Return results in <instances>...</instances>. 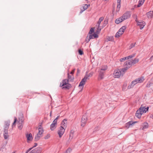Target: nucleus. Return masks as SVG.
I'll return each mask as SVG.
<instances>
[{
	"label": "nucleus",
	"instance_id": "nucleus-30",
	"mask_svg": "<svg viewBox=\"0 0 153 153\" xmlns=\"http://www.w3.org/2000/svg\"><path fill=\"white\" fill-rule=\"evenodd\" d=\"M121 7L120 4H117V8L116 10V12L118 13L120 10Z\"/></svg>",
	"mask_w": 153,
	"mask_h": 153
},
{
	"label": "nucleus",
	"instance_id": "nucleus-40",
	"mask_svg": "<svg viewBox=\"0 0 153 153\" xmlns=\"http://www.w3.org/2000/svg\"><path fill=\"white\" fill-rule=\"evenodd\" d=\"M17 121V118L16 117H14V121L13 123L12 124V126H15L16 125V123Z\"/></svg>",
	"mask_w": 153,
	"mask_h": 153
},
{
	"label": "nucleus",
	"instance_id": "nucleus-48",
	"mask_svg": "<svg viewBox=\"0 0 153 153\" xmlns=\"http://www.w3.org/2000/svg\"><path fill=\"white\" fill-rule=\"evenodd\" d=\"M31 149V148L29 149L27 151L26 153H28L30 151Z\"/></svg>",
	"mask_w": 153,
	"mask_h": 153
},
{
	"label": "nucleus",
	"instance_id": "nucleus-41",
	"mask_svg": "<svg viewBox=\"0 0 153 153\" xmlns=\"http://www.w3.org/2000/svg\"><path fill=\"white\" fill-rule=\"evenodd\" d=\"M78 52H79V54L80 55H82V54H83V51H82L81 49H79V51H78Z\"/></svg>",
	"mask_w": 153,
	"mask_h": 153
},
{
	"label": "nucleus",
	"instance_id": "nucleus-14",
	"mask_svg": "<svg viewBox=\"0 0 153 153\" xmlns=\"http://www.w3.org/2000/svg\"><path fill=\"white\" fill-rule=\"evenodd\" d=\"M42 149L39 147H37L29 153H41Z\"/></svg>",
	"mask_w": 153,
	"mask_h": 153
},
{
	"label": "nucleus",
	"instance_id": "nucleus-27",
	"mask_svg": "<svg viewBox=\"0 0 153 153\" xmlns=\"http://www.w3.org/2000/svg\"><path fill=\"white\" fill-rule=\"evenodd\" d=\"M136 123V122H133L132 121H129L126 124V127L127 128H128L130 126Z\"/></svg>",
	"mask_w": 153,
	"mask_h": 153
},
{
	"label": "nucleus",
	"instance_id": "nucleus-9",
	"mask_svg": "<svg viewBox=\"0 0 153 153\" xmlns=\"http://www.w3.org/2000/svg\"><path fill=\"white\" fill-rule=\"evenodd\" d=\"M131 15V13L129 11H127L125 13L121 16L123 20H124L129 18L130 17Z\"/></svg>",
	"mask_w": 153,
	"mask_h": 153
},
{
	"label": "nucleus",
	"instance_id": "nucleus-46",
	"mask_svg": "<svg viewBox=\"0 0 153 153\" xmlns=\"http://www.w3.org/2000/svg\"><path fill=\"white\" fill-rule=\"evenodd\" d=\"M59 116H58L57 117L53 120L56 121V122L57 123V121L58 119L59 118Z\"/></svg>",
	"mask_w": 153,
	"mask_h": 153
},
{
	"label": "nucleus",
	"instance_id": "nucleus-12",
	"mask_svg": "<svg viewBox=\"0 0 153 153\" xmlns=\"http://www.w3.org/2000/svg\"><path fill=\"white\" fill-rule=\"evenodd\" d=\"M104 18L102 17H100L96 25V27L97 29V32H99L101 30V28H100V25L101 22L103 20Z\"/></svg>",
	"mask_w": 153,
	"mask_h": 153
},
{
	"label": "nucleus",
	"instance_id": "nucleus-51",
	"mask_svg": "<svg viewBox=\"0 0 153 153\" xmlns=\"http://www.w3.org/2000/svg\"><path fill=\"white\" fill-rule=\"evenodd\" d=\"M77 72L78 73H79L80 72V70L79 69H77Z\"/></svg>",
	"mask_w": 153,
	"mask_h": 153
},
{
	"label": "nucleus",
	"instance_id": "nucleus-47",
	"mask_svg": "<svg viewBox=\"0 0 153 153\" xmlns=\"http://www.w3.org/2000/svg\"><path fill=\"white\" fill-rule=\"evenodd\" d=\"M121 0H117V4H120Z\"/></svg>",
	"mask_w": 153,
	"mask_h": 153
},
{
	"label": "nucleus",
	"instance_id": "nucleus-50",
	"mask_svg": "<svg viewBox=\"0 0 153 153\" xmlns=\"http://www.w3.org/2000/svg\"><path fill=\"white\" fill-rule=\"evenodd\" d=\"M37 145V143H34V145L33 146V147H35Z\"/></svg>",
	"mask_w": 153,
	"mask_h": 153
},
{
	"label": "nucleus",
	"instance_id": "nucleus-38",
	"mask_svg": "<svg viewBox=\"0 0 153 153\" xmlns=\"http://www.w3.org/2000/svg\"><path fill=\"white\" fill-rule=\"evenodd\" d=\"M107 41H112L113 40V38L112 36H108L107 39Z\"/></svg>",
	"mask_w": 153,
	"mask_h": 153
},
{
	"label": "nucleus",
	"instance_id": "nucleus-49",
	"mask_svg": "<svg viewBox=\"0 0 153 153\" xmlns=\"http://www.w3.org/2000/svg\"><path fill=\"white\" fill-rule=\"evenodd\" d=\"M85 10H84V9H81V11H80V13H82V12L84 11Z\"/></svg>",
	"mask_w": 153,
	"mask_h": 153
},
{
	"label": "nucleus",
	"instance_id": "nucleus-52",
	"mask_svg": "<svg viewBox=\"0 0 153 153\" xmlns=\"http://www.w3.org/2000/svg\"><path fill=\"white\" fill-rule=\"evenodd\" d=\"M151 117L153 119V114L151 116Z\"/></svg>",
	"mask_w": 153,
	"mask_h": 153
},
{
	"label": "nucleus",
	"instance_id": "nucleus-20",
	"mask_svg": "<svg viewBox=\"0 0 153 153\" xmlns=\"http://www.w3.org/2000/svg\"><path fill=\"white\" fill-rule=\"evenodd\" d=\"M146 15L148 19H151L153 16V11L147 12L146 13Z\"/></svg>",
	"mask_w": 153,
	"mask_h": 153
},
{
	"label": "nucleus",
	"instance_id": "nucleus-22",
	"mask_svg": "<svg viewBox=\"0 0 153 153\" xmlns=\"http://www.w3.org/2000/svg\"><path fill=\"white\" fill-rule=\"evenodd\" d=\"M68 79L70 81H73L74 78L73 75L70 74L69 73L68 74Z\"/></svg>",
	"mask_w": 153,
	"mask_h": 153
},
{
	"label": "nucleus",
	"instance_id": "nucleus-43",
	"mask_svg": "<svg viewBox=\"0 0 153 153\" xmlns=\"http://www.w3.org/2000/svg\"><path fill=\"white\" fill-rule=\"evenodd\" d=\"M88 36H87L86 38V39H85V42H86V43H88L90 40V39H89V37L88 38Z\"/></svg>",
	"mask_w": 153,
	"mask_h": 153
},
{
	"label": "nucleus",
	"instance_id": "nucleus-42",
	"mask_svg": "<svg viewBox=\"0 0 153 153\" xmlns=\"http://www.w3.org/2000/svg\"><path fill=\"white\" fill-rule=\"evenodd\" d=\"M135 43H132L129 46V49H131L133 48L135 46Z\"/></svg>",
	"mask_w": 153,
	"mask_h": 153
},
{
	"label": "nucleus",
	"instance_id": "nucleus-16",
	"mask_svg": "<svg viewBox=\"0 0 153 153\" xmlns=\"http://www.w3.org/2000/svg\"><path fill=\"white\" fill-rule=\"evenodd\" d=\"M138 83L136 79L134 80L131 82V84L128 86V89H130L133 87L134 85Z\"/></svg>",
	"mask_w": 153,
	"mask_h": 153
},
{
	"label": "nucleus",
	"instance_id": "nucleus-32",
	"mask_svg": "<svg viewBox=\"0 0 153 153\" xmlns=\"http://www.w3.org/2000/svg\"><path fill=\"white\" fill-rule=\"evenodd\" d=\"M142 114L140 112H137V111L136 113V116L138 118H140Z\"/></svg>",
	"mask_w": 153,
	"mask_h": 153
},
{
	"label": "nucleus",
	"instance_id": "nucleus-55",
	"mask_svg": "<svg viewBox=\"0 0 153 153\" xmlns=\"http://www.w3.org/2000/svg\"><path fill=\"white\" fill-rule=\"evenodd\" d=\"M136 5H134V7H136Z\"/></svg>",
	"mask_w": 153,
	"mask_h": 153
},
{
	"label": "nucleus",
	"instance_id": "nucleus-45",
	"mask_svg": "<svg viewBox=\"0 0 153 153\" xmlns=\"http://www.w3.org/2000/svg\"><path fill=\"white\" fill-rule=\"evenodd\" d=\"M75 71V69L72 70V71L70 72V74H72L73 75L74 74Z\"/></svg>",
	"mask_w": 153,
	"mask_h": 153
},
{
	"label": "nucleus",
	"instance_id": "nucleus-6",
	"mask_svg": "<svg viewBox=\"0 0 153 153\" xmlns=\"http://www.w3.org/2000/svg\"><path fill=\"white\" fill-rule=\"evenodd\" d=\"M87 115L85 114L82 117L81 120V126L83 127L85 126L87 122Z\"/></svg>",
	"mask_w": 153,
	"mask_h": 153
},
{
	"label": "nucleus",
	"instance_id": "nucleus-36",
	"mask_svg": "<svg viewBox=\"0 0 153 153\" xmlns=\"http://www.w3.org/2000/svg\"><path fill=\"white\" fill-rule=\"evenodd\" d=\"M132 61V64H134L137 63L139 61V59H137L135 58L134 60H133Z\"/></svg>",
	"mask_w": 153,
	"mask_h": 153
},
{
	"label": "nucleus",
	"instance_id": "nucleus-5",
	"mask_svg": "<svg viewBox=\"0 0 153 153\" xmlns=\"http://www.w3.org/2000/svg\"><path fill=\"white\" fill-rule=\"evenodd\" d=\"M105 72V69L102 68L99 71V75L98 77V80H100L104 78Z\"/></svg>",
	"mask_w": 153,
	"mask_h": 153
},
{
	"label": "nucleus",
	"instance_id": "nucleus-19",
	"mask_svg": "<svg viewBox=\"0 0 153 153\" xmlns=\"http://www.w3.org/2000/svg\"><path fill=\"white\" fill-rule=\"evenodd\" d=\"M57 123L56 121H53L50 126V129L51 130H53L56 128V126L57 125Z\"/></svg>",
	"mask_w": 153,
	"mask_h": 153
},
{
	"label": "nucleus",
	"instance_id": "nucleus-24",
	"mask_svg": "<svg viewBox=\"0 0 153 153\" xmlns=\"http://www.w3.org/2000/svg\"><path fill=\"white\" fill-rule=\"evenodd\" d=\"M138 83H141L143 82L144 80L143 77L142 76L136 79Z\"/></svg>",
	"mask_w": 153,
	"mask_h": 153
},
{
	"label": "nucleus",
	"instance_id": "nucleus-17",
	"mask_svg": "<svg viewBox=\"0 0 153 153\" xmlns=\"http://www.w3.org/2000/svg\"><path fill=\"white\" fill-rule=\"evenodd\" d=\"M67 120L65 119L63 120L62 122L61 123V126H62L65 129L66 128L67 126Z\"/></svg>",
	"mask_w": 153,
	"mask_h": 153
},
{
	"label": "nucleus",
	"instance_id": "nucleus-1",
	"mask_svg": "<svg viewBox=\"0 0 153 153\" xmlns=\"http://www.w3.org/2000/svg\"><path fill=\"white\" fill-rule=\"evenodd\" d=\"M126 71L124 70L123 68L116 70L114 71V77L115 78H119L123 76Z\"/></svg>",
	"mask_w": 153,
	"mask_h": 153
},
{
	"label": "nucleus",
	"instance_id": "nucleus-33",
	"mask_svg": "<svg viewBox=\"0 0 153 153\" xmlns=\"http://www.w3.org/2000/svg\"><path fill=\"white\" fill-rule=\"evenodd\" d=\"M4 139H7L9 137V135L8 134V132H4Z\"/></svg>",
	"mask_w": 153,
	"mask_h": 153
},
{
	"label": "nucleus",
	"instance_id": "nucleus-54",
	"mask_svg": "<svg viewBox=\"0 0 153 153\" xmlns=\"http://www.w3.org/2000/svg\"><path fill=\"white\" fill-rule=\"evenodd\" d=\"M12 153H15V152H12Z\"/></svg>",
	"mask_w": 153,
	"mask_h": 153
},
{
	"label": "nucleus",
	"instance_id": "nucleus-39",
	"mask_svg": "<svg viewBox=\"0 0 153 153\" xmlns=\"http://www.w3.org/2000/svg\"><path fill=\"white\" fill-rule=\"evenodd\" d=\"M94 28L92 27L91 28L88 34H91L93 33L94 31Z\"/></svg>",
	"mask_w": 153,
	"mask_h": 153
},
{
	"label": "nucleus",
	"instance_id": "nucleus-26",
	"mask_svg": "<svg viewBox=\"0 0 153 153\" xmlns=\"http://www.w3.org/2000/svg\"><path fill=\"white\" fill-rule=\"evenodd\" d=\"M65 86H63L62 88L63 89H65H65H70L71 87V85L69 83H68V84L66 85H65Z\"/></svg>",
	"mask_w": 153,
	"mask_h": 153
},
{
	"label": "nucleus",
	"instance_id": "nucleus-44",
	"mask_svg": "<svg viewBox=\"0 0 153 153\" xmlns=\"http://www.w3.org/2000/svg\"><path fill=\"white\" fill-rule=\"evenodd\" d=\"M50 137V134H48L46 136H45L44 137V139H48Z\"/></svg>",
	"mask_w": 153,
	"mask_h": 153
},
{
	"label": "nucleus",
	"instance_id": "nucleus-37",
	"mask_svg": "<svg viewBox=\"0 0 153 153\" xmlns=\"http://www.w3.org/2000/svg\"><path fill=\"white\" fill-rule=\"evenodd\" d=\"M90 6V5H88L87 4H84L83 6V9H84V10L87 9L88 7L89 6Z\"/></svg>",
	"mask_w": 153,
	"mask_h": 153
},
{
	"label": "nucleus",
	"instance_id": "nucleus-13",
	"mask_svg": "<svg viewBox=\"0 0 153 153\" xmlns=\"http://www.w3.org/2000/svg\"><path fill=\"white\" fill-rule=\"evenodd\" d=\"M10 124V121H7L5 122V125L4 126V132H8V129L9 128V126Z\"/></svg>",
	"mask_w": 153,
	"mask_h": 153
},
{
	"label": "nucleus",
	"instance_id": "nucleus-15",
	"mask_svg": "<svg viewBox=\"0 0 153 153\" xmlns=\"http://www.w3.org/2000/svg\"><path fill=\"white\" fill-rule=\"evenodd\" d=\"M135 56L134 54H133L131 55H130L129 56H127L123 57V58H122L120 59V62H122L123 61H125V60L128 59H131L134 57Z\"/></svg>",
	"mask_w": 153,
	"mask_h": 153
},
{
	"label": "nucleus",
	"instance_id": "nucleus-28",
	"mask_svg": "<svg viewBox=\"0 0 153 153\" xmlns=\"http://www.w3.org/2000/svg\"><path fill=\"white\" fill-rule=\"evenodd\" d=\"M145 0H139L138 4L137 6V7H140L143 4Z\"/></svg>",
	"mask_w": 153,
	"mask_h": 153
},
{
	"label": "nucleus",
	"instance_id": "nucleus-21",
	"mask_svg": "<svg viewBox=\"0 0 153 153\" xmlns=\"http://www.w3.org/2000/svg\"><path fill=\"white\" fill-rule=\"evenodd\" d=\"M39 132L37 134H39V135H41L43 132V130L42 126L41 125H40L38 127Z\"/></svg>",
	"mask_w": 153,
	"mask_h": 153
},
{
	"label": "nucleus",
	"instance_id": "nucleus-4",
	"mask_svg": "<svg viewBox=\"0 0 153 153\" xmlns=\"http://www.w3.org/2000/svg\"><path fill=\"white\" fill-rule=\"evenodd\" d=\"M135 16L136 17L135 21L137 22V25L140 26V29L141 30L144 27L145 25V22L142 20L138 21L137 16L136 15Z\"/></svg>",
	"mask_w": 153,
	"mask_h": 153
},
{
	"label": "nucleus",
	"instance_id": "nucleus-18",
	"mask_svg": "<svg viewBox=\"0 0 153 153\" xmlns=\"http://www.w3.org/2000/svg\"><path fill=\"white\" fill-rule=\"evenodd\" d=\"M68 80V79H63L62 81V83H60V87H62L63 86H64L65 85H66L68 83V82H69Z\"/></svg>",
	"mask_w": 153,
	"mask_h": 153
},
{
	"label": "nucleus",
	"instance_id": "nucleus-53",
	"mask_svg": "<svg viewBox=\"0 0 153 153\" xmlns=\"http://www.w3.org/2000/svg\"><path fill=\"white\" fill-rule=\"evenodd\" d=\"M51 112L50 113V116H51Z\"/></svg>",
	"mask_w": 153,
	"mask_h": 153
},
{
	"label": "nucleus",
	"instance_id": "nucleus-2",
	"mask_svg": "<svg viewBox=\"0 0 153 153\" xmlns=\"http://www.w3.org/2000/svg\"><path fill=\"white\" fill-rule=\"evenodd\" d=\"M93 74V73L91 72L88 74H86L85 75L84 78L81 80L80 82L79 86H83L85 84V82L87 80L89 79V77H91Z\"/></svg>",
	"mask_w": 153,
	"mask_h": 153
},
{
	"label": "nucleus",
	"instance_id": "nucleus-29",
	"mask_svg": "<svg viewBox=\"0 0 153 153\" xmlns=\"http://www.w3.org/2000/svg\"><path fill=\"white\" fill-rule=\"evenodd\" d=\"M26 137L28 140H32L33 138L32 134L31 133H30L29 134H27L26 135Z\"/></svg>",
	"mask_w": 153,
	"mask_h": 153
},
{
	"label": "nucleus",
	"instance_id": "nucleus-34",
	"mask_svg": "<svg viewBox=\"0 0 153 153\" xmlns=\"http://www.w3.org/2000/svg\"><path fill=\"white\" fill-rule=\"evenodd\" d=\"M148 123L147 122H145L144 123L143 126V129H144L148 128Z\"/></svg>",
	"mask_w": 153,
	"mask_h": 153
},
{
	"label": "nucleus",
	"instance_id": "nucleus-35",
	"mask_svg": "<svg viewBox=\"0 0 153 153\" xmlns=\"http://www.w3.org/2000/svg\"><path fill=\"white\" fill-rule=\"evenodd\" d=\"M74 132V131H71L70 134L69 139H72L73 138Z\"/></svg>",
	"mask_w": 153,
	"mask_h": 153
},
{
	"label": "nucleus",
	"instance_id": "nucleus-10",
	"mask_svg": "<svg viewBox=\"0 0 153 153\" xmlns=\"http://www.w3.org/2000/svg\"><path fill=\"white\" fill-rule=\"evenodd\" d=\"M65 129L62 127V126H61L59 129L58 131V134L59 137H61L63 135L65 131Z\"/></svg>",
	"mask_w": 153,
	"mask_h": 153
},
{
	"label": "nucleus",
	"instance_id": "nucleus-11",
	"mask_svg": "<svg viewBox=\"0 0 153 153\" xmlns=\"http://www.w3.org/2000/svg\"><path fill=\"white\" fill-rule=\"evenodd\" d=\"M18 123V128L20 130L22 129V128L23 124V120L22 118H19Z\"/></svg>",
	"mask_w": 153,
	"mask_h": 153
},
{
	"label": "nucleus",
	"instance_id": "nucleus-23",
	"mask_svg": "<svg viewBox=\"0 0 153 153\" xmlns=\"http://www.w3.org/2000/svg\"><path fill=\"white\" fill-rule=\"evenodd\" d=\"M123 20L122 16H121L119 18L116 19L115 20V23L117 24H118L120 22H122Z\"/></svg>",
	"mask_w": 153,
	"mask_h": 153
},
{
	"label": "nucleus",
	"instance_id": "nucleus-8",
	"mask_svg": "<svg viewBox=\"0 0 153 153\" xmlns=\"http://www.w3.org/2000/svg\"><path fill=\"white\" fill-rule=\"evenodd\" d=\"M149 107H145V106H143L142 105L140 108L137 110V112H140L142 114L145 113L148 110Z\"/></svg>",
	"mask_w": 153,
	"mask_h": 153
},
{
	"label": "nucleus",
	"instance_id": "nucleus-25",
	"mask_svg": "<svg viewBox=\"0 0 153 153\" xmlns=\"http://www.w3.org/2000/svg\"><path fill=\"white\" fill-rule=\"evenodd\" d=\"M89 39H91L97 38L98 37V36L97 34L94 33L92 35L90 34L89 36Z\"/></svg>",
	"mask_w": 153,
	"mask_h": 153
},
{
	"label": "nucleus",
	"instance_id": "nucleus-7",
	"mask_svg": "<svg viewBox=\"0 0 153 153\" xmlns=\"http://www.w3.org/2000/svg\"><path fill=\"white\" fill-rule=\"evenodd\" d=\"M132 65H133V64L131 61L129 60L126 61L124 64V65L125 67L123 68L124 70L126 71L128 68L131 66Z\"/></svg>",
	"mask_w": 153,
	"mask_h": 153
},
{
	"label": "nucleus",
	"instance_id": "nucleus-31",
	"mask_svg": "<svg viewBox=\"0 0 153 153\" xmlns=\"http://www.w3.org/2000/svg\"><path fill=\"white\" fill-rule=\"evenodd\" d=\"M41 137V135H39V134H37L35 136V140L36 141H37L39 140Z\"/></svg>",
	"mask_w": 153,
	"mask_h": 153
},
{
	"label": "nucleus",
	"instance_id": "nucleus-3",
	"mask_svg": "<svg viewBox=\"0 0 153 153\" xmlns=\"http://www.w3.org/2000/svg\"><path fill=\"white\" fill-rule=\"evenodd\" d=\"M126 27L123 26L116 33L115 36L116 37H119L123 33L124 30L126 29Z\"/></svg>",
	"mask_w": 153,
	"mask_h": 153
}]
</instances>
